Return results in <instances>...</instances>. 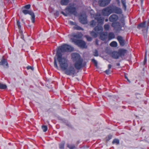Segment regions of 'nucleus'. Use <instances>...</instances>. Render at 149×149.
Returning a JSON list of instances; mask_svg holds the SVG:
<instances>
[{
    "label": "nucleus",
    "instance_id": "nucleus-1",
    "mask_svg": "<svg viewBox=\"0 0 149 149\" xmlns=\"http://www.w3.org/2000/svg\"><path fill=\"white\" fill-rule=\"evenodd\" d=\"M74 50V48L71 46L63 44L59 47L57 49L56 54L54 58V66L57 69L58 68L57 63L60 64L62 68H65L67 66V60L65 57H63L62 52H71Z\"/></svg>",
    "mask_w": 149,
    "mask_h": 149
},
{
    "label": "nucleus",
    "instance_id": "nucleus-2",
    "mask_svg": "<svg viewBox=\"0 0 149 149\" xmlns=\"http://www.w3.org/2000/svg\"><path fill=\"white\" fill-rule=\"evenodd\" d=\"M68 60H67V66L66 67H65V68H62L59 64L60 68L62 70H65V73L67 75H72V77H74L76 74V71L74 67L72 66H70L68 68Z\"/></svg>",
    "mask_w": 149,
    "mask_h": 149
},
{
    "label": "nucleus",
    "instance_id": "nucleus-3",
    "mask_svg": "<svg viewBox=\"0 0 149 149\" xmlns=\"http://www.w3.org/2000/svg\"><path fill=\"white\" fill-rule=\"evenodd\" d=\"M65 11V13L63 11L61 12L65 16H67L70 14H74L76 13V8L72 6H69L66 7Z\"/></svg>",
    "mask_w": 149,
    "mask_h": 149
},
{
    "label": "nucleus",
    "instance_id": "nucleus-4",
    "mask_svg": "<svg viewBox=\"0 0 149 149\" xmlns=\"http://www.w3.org/2000/svg\"><path fill=\"white\" fill-rule=\"evenodd\" d=\"M91 16L95 19L97 21L98 24L102 25L104 21V18L101 16L100 14L97 13L94 14H91Z\"/></svg>",
    "mask_w": 149,
    "mask_h": 149
},
{
    "label": "nucleus",
    "instance_id": "nucleus-5",
    "mask_svg": "<svg viewBox=\"0 0 149 149\" xmlns=\"http://www.w3.org/2000/svg\"><path fill=\"white\" fill-rule=\"evenodd\" d=\"M72 41L79 47L82 48H86V43L84 41L81 40H76L73 38H71Z\"/></svg>",
    "mask_w": 149,
    "mask_h": 149
},
{
    "label": "nucleus",
    "instance_id": "nucleus-6",
    "mask_svg": "<svg viewBox=\"0 0 149 149\" xmlns=\"http://www.w3.org/2000/svg\"><path fill=\"white\" fill-rule=\"evenodd\" d=\"M112 13L111 6L103 9L102 11V14L104 16H108Z\"/></svg>",
    "mask_w": 149,
    "mask_h": 149
},
{
    "label": "nucleus",
    "instance_id": "nucleus-7",
    "mask_svg": "<svg viewBox=\"0 0 149 149\" xmlns=\"http://www.w3.org/2000/svg\"><path fill=\"white\" fill-rule=\"evenodd\" d=\"M22 13L24 15L28 14L31 16V19L32 22L33 23H34L35 22V15L34 13L31 10H22Z\"/></svg>",
    "mask_w": 149,
    "mask_h": 149
},
{
    "label": "nucleus",
    "instance_id": "nucleus-8",
    "mask_svg": "<svg viewBox=\"0 0 149 149\" xmlns=\"http://www.w3.org/2000/svg\"><path fill=\"white\" fill-rule=\"evenodd\" d=\"M83 60L82 59L75 61L74 63V67L77 70H80L84 66L83 64Z\"/></svg>",
    "mask_w": 149,
    "mask_h": 149
},
{
    "label": "nucleus",
    "instance_id": "nucleus-9",
    "mask_svg": "<svg viewBox=\"0 0 149 149\" xmlns=\"http://www.w3.org/2000/svg\"><path fill=\"white\" fill-rule=\"evenodd\" d=\"M112 13H115L118 14H121L122 10L121 8L114 5L111 6Z\"/></svg>",
    "mask_w": 149,
    "mask_h": 149
},
{
    "label": "nucleus",
    "instance_id": "nucleus-10",
    "mask_svg": "<svg viewBox=\"0 0 149 149\" xmlns=\"http://www.w3.org/2000/svg\"><path fill=\"white\" fill-rule=\"evenodd\" d=\"M122 25L120 23L118 22H116L113 23L111 24V26L113 27L116 28L117 30L119 31L121 30L122 27H124L125 26V24L124 22H122Z\"/></svg>",
    "mask_w": 149,
    "mask_h": 149
},
{
    "label": "nucleus",
    "instance_id": "nucleus-11",
    "mask_svg": "<svg viewBox=\"0 0 149 149\" xmlns=\"http://www.w3.org/2000/svg\"><path fill=\"white\" fill-rule=\"evenodd\" d=\"M72 58L74 61H76L77 60L82 59L81 58L80 55L76 53H73L71 54Z\"/></svg>",
    "mask_w": 149,
    "mask_h": 149
},
{
    "label": "nucleus",
    "instance_id": "nucleus-12",
    "mask_svg": "<svg viewBox=\"0 0 149 149\" xmlns=\"http://www.w3.org/2000/svg\"><path fill=\"white\" fill-rule=\"evenodd\" d=\"M111 0H99L98 3L101 6L104 7L109 4Z\"/></svg>",
    "mask_w": 149,
    "mask_h": 149
},
{
    "label": "nucleus",
    "instance_id": "nucleus-13",
    "mask_svg": "<svg viewBox=\"0 0 149 149\" xmlns=\"http://www.w3.org/2000/svg\"><path fill=\"white\" fill-rule=\"evenodd\" d=\"M79 20L80 22L82 24H87V20L86 15H81L79 18Z\"/></svg>",
    "mask_w": 149,
    "mask_h": 149
},
{
    "label": "nucleus",
    "instance_id": "nucleus-14",
    "mask_svg": "<svg viewBox=\"0 0 149 149\" xmlns=\"http://www.w3.org/2000/svg\"><path fill=\"white\" fill-rule=\"evenodd\" d=\"M100 38L103 40H105L107 38V32H100Z\"/></svg>",
    "mask_w": 149,
    "mask_h": 149
},
{
    "label": "nucleus",
    "instance_id": "nucleus-15",
    "mask_svg": "<svg viewBox=\"0 0 149 149\" xmlns=\"http://www.w3.org/2000/svg\"><path fill=\"white\" fill-rule=\"evenodd\" d=\"M118 19V16L115 14L111 15L109 17V20L111 22H114L116 21Z\"/></svg>",
    "mask_w": 149,
    "mask_h": 149
},
{
    "label": "nucleus",
    "instance_id": "nucleus-16",
    "mask_svg": "<svg viewBox=\"0 0 149 149\" xmlns=\"http://www.w3.org/2000/svg\"><path fill=\"white\" fill-rule=\"evenodd\" d=\"M98 24L94 28V30L96 32L99 33V32H102L103 31V28L101 25Z\"/></svg>",
    "mask_w": 149,
    "mask_h": 149
},
{
    "label": "nucleus",
    "instance_id": "nucleus-17",
    "mask_svg": "<svg viewBox=\"0 0 149 149\" xmlns=\"http://www.w3.org/2000/svg\"><path fill=\"white\" fill-rule=\"evenodd\" d=\"M112 57L115 59H117L119 58V56L118 52L116 51H113L111 53Z\"/></svg>",
    "mask_w": 149,
    "mask_h": 149
},
{
    "label": "nucleus",
    "instance_id": "nucleus-18",
    "mask_svg": "<svg viewBox=\"0 0 149 149\" xmlns=\"http://www.w3.org/2000/svg\"><path fill=\"white\" fill-rule=\"evenodd\" d=\"M117 39L120 45L122 46H124L125 44V41L123 39V38L121 36H117Z\"/></svg>",
    "mask_w": 149,
    "mask_h": 149
},
{
    "label": "nucleus",
    "instance_id": "nucleus-19",
    "mask_svg": "<svg viewBox=\"0 0 149 149\" xmlns=\"http://www.w3.org/2000/svg\"><path fill=\"white\" fill-rule=\"evenodd\" d=\"M119 56H124L127 52V50L124 49H119L118 51Z\"/></svg>",
    "mask_w": 149,
    "mask_h": 149
},
{
    "label": "nucleus",
    "instance_id": "nucleus-20",
    "mask_svg": "<svg viewBox=\"0 0 149 149\" xmlns=\"http://www.w3.org/2000/svg\"><path fill=\"white\" fill-rule=\"evenodd\" d=\"M5 65L7 68L8 67V64L6 60L5 59H2L0 62V65L4 66Z\"/></svg>",
    "mask_w": 149,
    "mask_h": 149
},
{
    "label": "nucleus",
    "instance_id": "nucleus-21",
    "mask_svg": "<svg viewBox=\"0 0 149 149\" xmlns=\"http://www.w3.org/2000/svg\"><path fill=\"white\" fill-rule=\"evenodd\" d=\"M146 26V22H144L142 23H140L137 26V28L140 29L141 28H145Z\"/></svg>",
    "mask_w": 149,
    "mask_h": 149
},
{
    "label": "nucleus",
    "instance_id": "nucleus-22",
    "mask_svg": "<svg viewBox=\"0 0 149 149\" xmlns=\"http://www.w3.org/2000/svg\"><path fill=\"white\" fill-rule=\"evenodd\" d=\"M115 36L114 33L113 32H110L108 34V39L111 40L115 38Z\"/></svg>",
    "mask_w": 149,
    "mask_h": 149
},
{
    "label": "nucleus",
    "instance_id": "nucleus-23",
    "mask_svg": "<svg viewBox=\"0 0 149 149\" xmlns=\"http://www.w3.org/2000/svg\"><path fill=\"white\" fill-rule=\"evenodd\" d=\"M70 0H61V3L62 5H67L69 2Z\"/></svg>",
    "mask_w": 149,
    "mask_h": 149
},
{
    "label": "nucleus",
    "instance_id": "nucleus-24",
    "mask_svg": "<svg viewBox=\"0 0 149 149\" xmlns=\"http://www.w3.org/2000/svg\"><path fill=\"white\" fill-rule=\"evenodd\" d=\"M121 2L123 5V8L125 11L126 9V1L125 0H121Z\"/></svg>",
    "mask_w": 149,
    "mask_h": 149
},
{
    "label": "nucleus",
    "instance_id": "nucleus-25",
    "mask_svg": "<svg viewBox=\"0 0 149 149\" xmlns=\"http://www.w3.org/2000/svg\"><path fill=\"white\" fill-rule=\"evenodd\" d=\"M98 33L97 32L96 33L93 31H92L90 32L91 35L94 38H96L97 37Z\"/></svg>",
    "mask_w": 149,
    "mask_h": 149
},
{
    "label": "nucleus",
    "instance_id": "nucleus-26",
    "mask_svg": "<svg viewBox=\"0 0 149 149\" xmlns=\"http://www.w3.org/2000/svg\"><path fill=\"white\" fill-rule=\"evenodd\" d=\"M72 36L74 38L77 39L80 38L82 37L81 35L79 34H73L72 35Z\"/></svg>",
    "mask_w": 149,
    "mask_h": 149
},
{
    "label": "nucleus",
    "instance_id": "nucleus-27",
    "mask_svg": "<svg viewBox=\"0 0 149 149\" xmlns=\"http://www.w3.org/2000/svg\"><path fill=\"white\" fill-rule=\"evenodd\" d=\"M90 23L91 26L93 27L96 26L97 22L94 20H93L90 22Z\"/></svg>",
    "mask_w": 149,
    "mask_h": 149
},
{
    "label": "nucleus",
    "instance_id": "nucleus-28",
    "mask_svg": "<svg viewBox=\"0 0 149 149\" xmlns=\"http://www.w3.org/2000/svg\"><path fill=\"white\" fill-rule=\"evenodd\" d=\"M117 42L116 41H112L110 44V45L112 47H116L117 46Z\"/></svg>",
    "mask_w": 149,
    "mask_h": 149
},
{
    "label": "nucleus",
    "instance_id": "nucleus-29",
    "mask_svg": "<svg viewBox=\"0 0 149 149\" xmlns=\"http://www.w3.org/2000/svg\"><path fill=\"white\" fill-rule=\"evenodd\" d=\"M7 86L5 84L0 83V89H6Z\"/></svg>",
    "mask_w": 149,
    "mask_h": 149
},
{
    "label": "nucleus",
    "instance_id": "nucleus-30",
    "mask_svg": "<svg viewBox=\"0 0 149 149\" xmlns=\"http://www.w3.org/2000/svg\"><path fill=\"white\" fill-rule=\"evenodd\" d=\"M112 143L113 144H118L119 143V140L117 139H114L113 140Z\"/></svg>",
    "mask_w": 149,
    "mask_h": 149
},
{
    "label": "nucleus",
    "instance_id": "nucleus-31",
    "mask_svg": "<svg viewBox=\"0 0 149 149\" xmlns=\"http://www.w3.org/2000/svg\"><path fill=\"white\" fill-rule=\"evenodd\" d=\"M104 28L105 30H109L110 28L109 25L108 24H105L104 26Z\"/></svg>",
    "mask_w": 149,
    "mask_h": 149
},
{
    "label": "nucleus",
    "instance_id": "nucleus-32",
    "mask_svg": "<svg viewBox=\"0 0 149 149\" xmlns=\"http://www.w3.org/2000/svg\"><path fill=\"white\" fill-rule=\"evenodd\" d=\"M42 129L44 132H46L47 130V127L46 125H42Z\"/></svg>",
    "mask_w": 149,
    "mask_h": 149
},
{
    "label": "nucleus",
    "instance_id": "nucleus-33",
    "mask_svg": "<svg viewBox=\"0 0 149 149\" xmlns=\"http://www.w3.org/2000/svg\"><path fill=\"white\" fill-rule=\"evenodd\" d=\"M68 147L70 148V149H74L75 148V147L74 144H69L68 145Z\"/></svg>",
    "mask_w": 149,
    "mask_h": 149
},
{
    "label": "nucleus",
    "instance_id": "nucleus-34",
    "mask_svg": "<svg viewBox=\"0 0 149 149\" xmlns=\"http://www.w3.org/2000/svg\"><path fill=\"white\" fill-rule=\"evenodd\" d=\"M64 143H62L59 144V147L60 149H63L64 147Z\"/></svg>",
    "mask_w": 149,
    "mask_h": 149
},
{
    "label": "nucleus",
    "instance_id": "nucleus-35",
    "mask_svg": "<svg viewBox=\"0 0 149 149\" xmlns=\"http://www.w3.org/2000/svg\"><path fill=\"white\" fill-rule=\"evenodd\" d=\"M17 24L18 27L19 29H20L21 28V25H20V22L19 20H17Z\"/></svg>",
    "mask_w": 149,
    "mask_h": 149
},
{
    "label": "nucleus",
    "instance_id": "nucleus-36",
    "mask_svg": "<svg viewBox=\"0 0 149 149\" xmlns=\"http://www.w3.org/2000/svg\"><path fill=\"white\" fill-rule=\"evenodd\" d=\"M74 29H75L77 30H83V29L81 27H80L79 26H78V25H77L75 27Z\"/></svg>",
    "mask_w": 149,
    "mask_h": 149
},
{
    "label": "nucleus",
    "instance_id": "nucleus-37",
    "mask_svg": "<svg viewBox=\"0 0 149 149\" xmlns=\"http://www.w3.org/2000/svg\"><path fill=\"white\" fill-rule=\"evenodd\" d=\"M30 7L31 5L29 4L26 5L24 6V8L27 9H29L30 8Z\"/></svg>",
    "mask_w": 149,
    "mask_h": 149
},
{
    "label": "nucleus",
    "instance_id": "nucleus-38",
    "mask_svg": "<svg viewBox=\"0 0 149 149\" xmlns=\"http://www.w3.org/2000/svg\"><path fill=\"white\" fill-rule=\"evenodd\" d=\"M93 55L95 56H97L98 55V52L97 50H95L93 52Z\"/></svg>",
    "mask_w": 149,
    "mask_h": 149
},
{
    "label": "nucleus",
    "instance_id": "nucleus-39",
    "mask_svg": "<svg viewBox=\"0 0 149 149\" xmlns=\"http://www.w3.org/2000/svg\"><path fill=\"white\" fill-rule=\"evenodd\" d=\"M91 61H92L94 64L95 66H97V63L96 60H95L94 59H92Z\"/></svg>",
    "mask_w": 149,
    "mask_h": 149
},
{
    "label": "nucleus",
    "instance_id": "nucleus-40",
    "mask_svg": "<svg viewBox=\"0 0 149 149\" xmlns=\"http://www.w3.org/2000/svg\"><path fill=\"white\" fill-rule=\"evenodd\" d=\"M146 62H147V57H146V54L145 55V58H144V61H143V65H144L146 63Z\"/></svg>",
    "mask_w": 149,
    "mask_h": 149
},
{
    "label": "nucleus",
    "instance_id": "nucleus-41",
    "mask_svg": "<svg viewBox=\"0 0 149 149\" xmlns=\"http://www.w3.org/2000/svg\"><path fill=\"white\" fill-rule=\"evenodd\" d=\"M65 125L68 126L69 127L71 128H72L73 127H72V125L69 123H65Z\"/></svg>",
    "mask_w": 149,
    "mask_h": 149
},
{
    "label": "nucleus",
    "instance_id": "nucleus-42",
    "mask_svg": "<svg viewBox=\"0 0 149 149\" xmlns=\"http://www.w3.org/2000/svg\"><path fill=\"white\" fill-rule=\"evenodd\" d=\"M106 73L107 74H109L110 73V70L108 69L105 71Z\"/></svg>",
    "mask_w": 149,
    "mask_h": 149
},
{
    "label": "nucleus",
    "instance_id": "nucleus-43",
    "mask_svg": "<svg viewBox=\"0 0 149 149\" xmlns=\"http://www.w3.org/2000/svg\"><path fill=\"white\" fill-rule=\"evenodd\" d=\"M26 68L27 70L31 69L32 70H33V68L30 66H28Z\"/></svg>",
    "mask_w": 149,
    "mask_h": 149
},
{
    "label": "nucleus",
    "instance_id": "nucleus-44",
    "mask_svg": "<svg viewBox=\"0 0 149 149\" xmlns=\"http://www.w3.org/2000/svg\"><path fill=\"white\" fill-rule=\"evenodd\" d=\"M87 40L88 41H91L92 39V38L91 37H87Z\"/></svg>",
    "mask_w": 149,
    "mask_h": 149
},
{
    "label": "nucleus",
    "instance_id": "nucleus-45",
    "mask_svg": "<svg viewBox=\"0 0 149 149\" xmlns=\"http://www.w3.org/2000/svg\"><path fill=\"white\" fill-rule=\"evenodd\" d=\"M116 2L117 3V4L118 6L120 5V2L119 0H116Z\"/></svg>",
    "mask_w": 149,
    "mask_h": 149
},
{
    "label": "nucleus",
    "instance_id": "nucleus-46",
    "mask_svg": "<svg viewBox=\"0 0 149 149\" xmlns=\"http://www.w3.org/2000/svg\"><path fill=\"white\" fill-rule=\"evenodd\" d=\"M108 69L110 70V69H111V65L109 64L108 65Z\"/></svg>",
    "mask_w": 149,
    "mask_h": 149
},
{
    "label": "nucleus",
    "instance_id": "nucleus-47",
    "mask_svg": "<svg viewBox=\"0 0 149 149\" xmlns=\"http://www.w3.org/2000/svg\"><path fill=\"white\" fill-rule=\"evenodd\" d=\"M95 44L96 45H98V40L97 39L95 40Z\"/></svg>",
    "mask_w": 149,
    "mask_h": 149
},
{
    "label": "nucleus",
    "instance_id": "nucleus-48",
    "mask_svg": "<svg viewBox=\"0 0 149 149\" xmlns=\"http://www.w3.org/2000/svg\"><path fill=\"white\" fill-rule=\"evenodd\" d=\"M108 138L109 140L111 139L112 138V136L111 135H109L108 136Z\"/></svg>",
    "mask_w": 149,
    "mask_h": 149
},
{
    "label": "nucleus",
    "instance_id": "nucleus-49",
    "mask_svg": "<svg viewBox=\"0 0 149 149\" xmlns=\"http://www.w3.org/2000/svg\"><path fill=\"white\" fill-rule=\"evenodd\" d=\"M144 38H147V33H146L144 35Z\"/></svg>",
    "mask_w": 149,
    "mask_h": 149
},
{
    "label": "nucleus",
    "instance_id": "nucleus-50",
    "mask_svg": "<svg viewBox=\"0 0 149 149\" xmlns=\"http://www.w3.org/2000/svg\"><path fill=\"white\" fill-rule=\"evenodd\" d=\"M117 66H119L120 64L119 63H117L116 64Z\"/></svg>",
    "mask_w": 149,
    "mask_h": 149
},
{
    "label": "nucleus",
    "instance_id": "nucleus-51",
    "mask_svg": "<svg viewBox=\"0 0 149 149\" xmlns=\"http://www.w3.org/2000/svg\"><path fill=\"white\" fill-rule=\"evenodd\" d=\"M108 19H105V22H107V21H108Z\"/></svg>",
    "mask_w": 149,
    "mask_h": 149
},
{
    "label": "nucleus",
    "instance_id": "nucleus-52",
    "mask_svg": "<svg viewBox=\"0 0 149 149\" xmlns=\"http://www.w3.org/2000/svg\"><path fill=\"white\" fill-rule=\"evenodd\" d=\"M125 79H128L127 77L126 76H125Z\"/></svg>",
    "mask_w": 149,
    "mask_h": 149
},
{
    "label": "nucleus",
    "instance_id": "nucleus-53",
    "mask_svg": "<svg viewBox=\"0 0 149 149\" xmlns=\"http://www.w3.org/2000/svg\"><path fill=\"white\" fill-rule=\"evenodd\" d=\"M127 80L128 81V82H129V83H130V80L128 79H127Z\"/></svg>",
    "mask_w": 149,
    "mask_h": 149
},
{
    "label": "nucleus",
    "instance_id": "nucleus-54",
    "mask_svg": "<svg viewBox=\"0 0 149 149\" xmlns=\"http://www.w3.org/2000/svg\"><path fill=\"white\" fill-rule=\"evenodd\" d=\"M141 3H143V0H141Z\"/></svg>",
    "mask_w": 149,
    "mask_h": 149
},
{
    "label": "nucleus",
    "instance_id": "nucleus-55",
    "mask_svg": "<svg viewBox=\"0 0 149 149\" xmlns=\"http://www.w3.org/2000/svg\"><path fill=\"white\" fill-rule=\"evenodd\" d=\"M70 23L72 24H73V22H70Z\"/></svg>",
    "mask_w": 149,
    "mask_h": 149
}]
</instances>
